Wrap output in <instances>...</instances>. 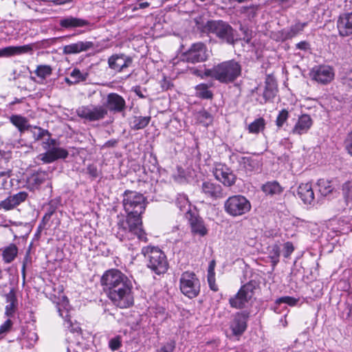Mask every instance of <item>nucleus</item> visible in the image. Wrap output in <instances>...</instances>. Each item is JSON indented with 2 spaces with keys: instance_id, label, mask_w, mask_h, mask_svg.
<instances>
[{
  "instance_id": "obj_14",
  "label": "nucleus",
  "mask_w": 352,
  "mask_h": 352,
  "mask_svg": "<svg viewBox=\"0 0 352 352\" xmlns=\"http://www.w3.org/2000/svg\"><path fill=\"white\" fill-rule=\"evenodd\" d=\"M109 67L116 72H122L133 63V58L123 53L113 54L108 58Z\"/></svg>"
},
{
  "instance_id": "obj_2",
  "label": "nucleus",
  "mask_w": 352,
  "mask_h": 352,
  "mask_svg": "<svg viewBox=\"0 0 352 352\" xmlns=\"http://www.w3.org/2000/svg\"><path fill=\"white\" fill-rule=\"evenodd\" d=\"M102 285L108 292V297L118 307L124 309L133 304L132 283L118 270L107 271L101 278Z\"/></svg>"
},
{
  "instance_id": "obj_25",
  "label": "nucleus",
  "mask_w": 352,
  "mask_h": 352,
  "mask_svg": "<svg viewBox=\"0 0 352 352\" xmlns=\"http://www.w3.org/2000/svg\"><path fill=\"white\" fill-rule=\"evenodd\" d=\"M241 169L246 173L258 170L261 166V162L258 157H242L239 161Z\"/></svg>"
},
{
  "instance_id": "obj_18",
  "label": "nucleus",
  "mask_w": 352,
  "mask_h": 352,
  "mask_svg": "<svg viewBox=\"0 0 352 352\" xmlns=\"http://www.w3.org/2000/svg\"><path fill=\"white\" fill-rule=\"evenodd\" d=\"M201 192L206 197L213 200L224 197L222 187L219 184L209 181L202 183Z\"/></svg>"
},
{
  "instance_id": "obj_37",
  "label": "nucleus",
  "mask_w": 352,
  "mask_h": 352,
  "mask_svg": "<svg viewBox=\"0 0 352 352\" xmlns=\"http://www.w3.org/2000/svg\"><path fill=\"white\" fill-rule=\"evenodd\" d=\"M6 137L8 142L12 144L14 146L19 147V145L21 144V137L22 134L13 129H8L6 131Z\"/></svg>"
},
{
  "instance_id": "obj_62",
  "label": "nucleus",
  "mask_w": 352,
  "mask_h": 352,
  "mask_svg": "<svg viewBox=\"0 0 352 352\" xmlns=\"http://www.w3.org/2000/svg\"><path fill=\"white\" fill-rule=\"evenodd\" d=\"M11 170L6 169L4 172H0V177H9L10 176Z\"/></svg>"
},
{
  "instance_id": "obj_27",
  "label": "nucleus",
  "mask_w": 352,
  "mask_h": 352,
  "mask_svg": "<svg viewBox=\"0 0 352 352\" xmlns=\"http://www.w3.org/2000/svg\"><path fill=\"white\" fill-rule=\"evenodd\" d=\"M47 174L45 172H37L30 175L27 181L28 188L30 190L37 189L46 179Z\"/></svg>"
},
{
  "instance_id": "obj_4",
  "label": "nucleus",
  "mask_w": 352,
  "mask_h": 352,
  "mask_svg": "<svg viewBox=\"0 0 352 352\" xmlns=\"http://www.w3.org/2000/svg\"><path fill=\"white\" fill-rule=\"evenodd\" d=\"M193 21L197 29L203 34L214 35L223 42L230 45H234L237 40L234 30L224 21L208 20L205 22L202 15L195 17Z\"/></svg>"
},
{
  "instance_id": "obj_56",
  "label": "nucleus",
  "mask_w": 352,
  "mask_h": 352,
  "mask_svg": "<svg viewBox=\"0 0 352 352\" xmlns=\"http://www.w3.org/2000/svg\"><path fill=\"white\" fill-rule=\"evenodd\" d=\"M133 91L141 98H145L146 96L143 94L140 87L137 86L133 88Z\"/></svg>"
},
{
  "instance_id": "obj_23",
  "label": "nucleus",
  "mask_w": 352,
  "mask_h": 352,
  "mask_svg": "<svg viewBox=\"0 0 352 352\" xmlns=\"http://www.w3.org/2000/svg\"><path fill=\"white\" fill-rule=\"evenodd\" d=\"M32 51V47L30 45L22 46H8L0 49V58H8L28 53Z\"/></svg>"
},
{
  "instance_id": "obj_28",
  "label": "nucleus",
  "mask_w": 352,
  "mask_h": 352,
  "mask_svg": "<svg viewBox=\"0 0 352 352\" xmlns=\"http://www.w3.org/2000/svg\"><path fill=\"white\" fill-rule=\"evenodd\" d=\"M261 190L266 195H280L283 188L276 181L267 182L261 186Z\"/></svg>"
},
{
  "instance_id": "obj_35",
  "label": "nucleus",
  "mask_w": 352,
  "mask_h": 352,
  "mask_svg": "<svg viewBox=\"0 0 352 352\" xmlns=\"http://www.w3.org/2000/svg\"><path fill=\"white\" fill-rule=\"evenodd\" d=\"M265 121L263 118L256 119L248 126V131L251 133H258L265 129Z\"/></svg>"
},
{
  "instance_id": "obj_40",
  "label": "nucleus",
  "mask_w": 352,
  "mask_h": 352,
  "mask_svg": "<svg viewBox=\"0 0 352 352\" xmlns=\"http://www.w3.org/2000/svg\"><path fill=\"white\" fill-rule=\"evenodd\" d=\"M196 95L201 98L210 99L212 97V93L208 89L206 84H200L196 86Z\"/></svg>"
},
{
  "instance_id": "obj_22",
  "label": "nucleus",
  "mask_w": 352,
  "mask_h": 352,
  "mask_svg": "<svg viewBox=\"0 0 352 352\" xmlns=\"http://www.w3.org/2000/svg\"><path fill=\"white\" fill-rule=\"evenodd\" d=\"M297 195L305 204L311 205L314 203V192L311 184L309 183L299 185L297 190Z\"/></svg>"
},
{
  "instance_id": "obj_29",
  "label": "nucleus",
  "mask_w": 352,
  "mask_h": 352,
  "mask_svg": "<svg viewBox=\"0 0 352 352\" xmlns=\"http://www.w3.org/2000/svg\"><path fill=\"white\" fill-rule=\"evenodd\" d=\"M195 118L197 123L208 126L213 122V116L205 109L200 110L195 113Z\"/></svg>"
},
{
  "instance_id": "obj_36",
  "label": "nucleus",
  "mask_w": 352,
  "mask_h": 352,
  "mask_svg": "<svg viewBox=\"0 0 352 352\" xmlns=\"http://www.w3.org/2000/svg\"><path fill=\"white\" fill-rule=\"evenodd\" d=\"M35 74L42 80L50 76L52 73V68L48 65H39L34 71Z\"/></svg>"
},
{
  "instance_id": "obj_45",
  "label": "nucleus",
  "mask_w": 352,
  "mask_h": 352,
  "mask_svg": "<svg viewBox=\"0 0 352 352\" xmlns=\"http://www.w3.org/2000/svg\"><path fill=\"white\" fill-rule=\"evenodd\" d=\"M298 301V299L291 296H283L276 300L277 304L285 303L289 306H295Z\"/></svg>"
},
{
  "instance_id": "obj_31",
  "label": "nucleus",
  "mask_w": 352,
  "mask_h": 352,
  "mask_svg": "<svg viewBox=\"0 0 352 352\" xmlns=\"http://www.w3.org/2000/svg\"><path fill=\"white\" fill-rule=\"evenodd\" d=\"M18 254V248L15 244L11 243L8 247L5 248L2 256L6 263H10L14 260Z\"/></svg>"
},
{
  "instance_id": "obj_60",
  "label": "nucleus",
  "mask_w": 352,
  "mask_h": 352,
  "mask_svg": "<svg viewBox=\"0 0 352 352\" xmlns=\"http://www.w3.org/2000/svg\"><path fill=\"white\" fill-rule=\"evenodd\" d=\"M73 0H52V2L56 6L63 5L72 2Z\"/></svg>"
},
{
  "instance_id": "obj_1",
  "label": "nucleus",
  "mask_w": 352,
  "mask_h": 352,
  "mask_svg": "<svg viewBox=\"0 0 352 352\" xmlns=\"http://www.w3.org/2000/svg\"><path fill=\"white\" fill-rule=\"evenodd\" d=\"M144 195L135 191L126 190L123 194L122 204L127 214L126 219L117 223L116 237L121 241L133 239L147 242L146 234L142 229L141 214L146 208Z\"/></svg>"
},
{
  "instance_id": "obj_24",
  "label": "nucleus",
  "mask_w": 352,
  "mask_h": 352,
  "mask_svg": "<svg viewBox=\"0 0 352 352\" xmlns=\"http://www.w3.org/2000/svg\"><path fill=\"white\" fill-rule=\"evenodd\" d=\"M312 123V119L308 114H302L298 118L292 133L297 135L306 133L311 128Z\"/></svg>"
},
{
  "instance_id": "obj_39",
  "label": "nucleus",
  "mask_w": 352,
  "mask_h": 352,
  "mask_svg": "<svg viewBox=\"0 0 352 352\" xmlns=\"http://www.w3.org/2000/svg\"><path fill=\"white\" fill-rule=\"evenodd\" d=\"M342 190L346 205L352 203V182L347 181L342 184Z\"/></svg>"
},
{
  "instance_id": "obj_52",
  "label": "nucleus",
  "mask_w": 352,
  "mask_h": 352,
  "mask_svg": "<svg viewBox=\"0 0 352 352\" xmlns=\"http://www.w3.org/2000/svg\"><path fill=\"white\" fill-rule=\"evenodd\" d=\"M87 172L93 178H96L98 176L97 167L94 165H89L87 167Z\"/></svg>"
},
{
  "instance_id": "obj_55",
  "label": "nucleus",
  "mask_w": 352,
  "mask_h": 352,
  "mask_svg": "<svg viewBox=\"0 0 352 352\" xmlns=\"http://www.w3.org/2000/svg\"><path fill=\"white\" fill-rule=\"evenodd\" d=\"M296 46L297 49L304 51H306L309 49V44L307 41H301L297 43Z\"/></svg>"
},
{
  "instance_id": "obj_15",
  "label": "nucleus",
  "mask_w": 352,
  "mask_h": 352,
  "mask_svg": "<svg viewBox=\"0 0 352 352\" xmlns=\"http://www.w3.org/2000/svg\"><path fill=\"white\" fill-rule=\"evenodd\" d=\"M249 313L241 311L236 313L230 323V329L234 336H241L247 329Z\"/></svg>"
},
{
  "instance_id": "obj_51",
  "label": "nucleus",
  "mask_w": 352,
  "mask_h": 352,
  "mask_svg": "<svg viewBox=\"0 0 352 352\" xmlns=\"http://www.w3.org/2000/svg\"><path fill=\"white\" fill-rule=\"evenodd\" d=\"M208 283L212 291L217 292L218 290V287L215 283L214 274H208Z\"/></svg>"
},
{
  "instance_id": "obj_9",
  "label": "nucleus",
  "mask_w": 352,
  "mask_h": 352,
  "mask_svg": "<svg viewBox=\"0 0 352 352\" xmlns=\"http://www.w3.org/2000/svg\"><path fill=\"white\" fill-rule=\"evenodd\" d=\"M179 287L182 293L188 298H195L200 292L199 280L193 272H185L181 276Z\"/></svg>"
},
{
  "instance_id": "obj_42",
  "label": "nucleus",
  "mask_w": 352,
  "mask_h": 352,
  "mask_svg": "<svg viewBox=\"0 0 352 352\" xmlns=\"http://www.w3.org/2000/svg\"><path fill=\"white\" fill-rule=\"evenodd\" d=\"M318 185L319 187V191L324 196L327 195L333 190V188L329 181L320 179L318 182Z\"/></svg>"
},
{
  "instance_id": "obj_50",
  "label": "nucleus",
  "mask_w": 352,
  "mask_h": 352,
  "mask_svg": "<svg viewBox=\"0 0 352 352\" xmlns=\"http://www.w3.org/2000/svg\"><path fill=\"white\" fill-rule=\"evenodd\" d=\"M12 326V320L10 319L6 320L4 323L0 326V335L8 332Z\"/></svg>"
},
{
  "instance_id": "obj_43",
  "label": "nucleus",
  "mask_w": 352,
  "mask_h": 352,
  "mask_svg": "<svg viewBox=\"0 0 352 352\" xmlns=\"http://www.w3.org/2000/svg\"><path fill=\"white\" fill-rule=\"evenodd\" d=\"M276 94V89L271 86H266L263 93L264 102L273 99Z\"/></svg>"
},
{
  "instance_id": "obj_63",
  "label": "nucleus",
  "mask_w": 352,
  "mask_h": 352,
  "mask_svg": "<svg viewBox=\"0 0 352 352\" xmlns=\"http://www.w3.org/2000/svg\"><path fill=\"white\" fill-rule=\"evenodd\" d=\"M286 316L287 315H285L283 318H280V322H281L283 324V326L284 327H287V322L286 320Z\"/></svg>"
},
{
  "instance_id": "obj_44",
  "label": "nucleus",
  "mask_w": 352,
  "mask_h": 352,
  "mask_svg": "<svg viewBox=\"0 0 352 352\" xmlns=\"http://www.w3.org/2000/svg\"><path fill=\"white\" fill-rule=\"evenodd\" d=\"M289 117V113L286 109L281 110L276 120V124L278 128H280L283 126L284 123L287 121Z\"/></svg>"
},
{
  "instance_id": "obj_7",
  "label": "nucleus",
  "mask_w": 352,
  "mask_h": 352,
  "mask_svg": "<svg viewBox=\"0 0 352 352\" xmlns=\"http://www.w3.org/2000/svg\"><path fill=\"white\" fill-rule=\"evenodd\" d=\"M223 208L229 215L239 217L250 212L252 206L245 196L237 195L228 197L224 202Z\"/></svg>"
},
{
  "instance_id": "obj_6",
  "label": "nucleus",
  "mask_w": 352,
  "mask_h": 352,
  "mask_svg": "<svg viewBox=\"0 0 352 352\" xmlns=\"http://www.w3.org/2000/svg\"><path fill=\"white\" fill-rule=\"evenodd\" d=\"M142 254L148 258L147 266L156 274L166 272L168 263L165 254L158 248L153 246L144 247Z\"/></svg>"
},
{
  "instance_id": "obj_48",
  "label": "nucleus",
  "mask_w": 352,
  "mask_h": 352,
  "mask_svg": "<svg viewBox=\"0 0 352 352\" xmlns=\"http://www.w3.org/2000/svg\"><path fill=\"white\" fill-rule=\"evenodd\" d=\"M109 346L112 351L118 350L122 346L120 338L116 337L111 339L109 342Z\"/></svg>"
},
{
  "instance_id": "obj_41",
  "label": "nucleus",
  "mask_w": 352,
  "mask_h": 352,
  "mask_svg": "<svg viewBox=\"0 0 352 352\" xmlns=\"http://www.w3.org/2000/svg\"><path fill=\"white\" fill-rule=\"evenodd\" d=\"M87 73L82 74L78 69H74L70 74V76L74 79V81H71L68 78H65V81L68 84L76 83L80 81H84L87 78Z\"/></svg>"
},
{
  "instance_id": "obj_26",
  "label": "nucleus",
  "mask_w": 352,
  "mask_h": 352,
  "mask_svg": "<svg viewBox=\"0 0 352 352\" xmlns=\"http://www.w3.org/2000/svg\"><path fill=\"white\" fill-rule=\"evenodd\" d=\"M9 119L10 122L18 129L20 134H23L31 127L28 120L21 115H12Z\"/></svg>"
},
{
  "instance_id": "obj_5",
  "label": "nucleus",
  "mask_w": 352,
  "mask_h": 352,
  "mask_svg": "<svg viewBox=\"0 0 352 352\" xmlns=\"http://www.w3.org/2000/svg\"><path fill=\"white\" fill-rule=\"evenodd\" d=\"M242 72L241 64L230 60L222 62L212 69L206 71L205 74L222 83H230L238 78Z\"/></svg>"
},
{
  "instance_id": "obj_10",
  "label": "nucleus",
  "mask_w": 352,
  "mask_h": 352,
  "mask_svg": "<svg viewBox=\"0 0 352 352\" xmlns=\"http://www.w3.org/2000/svg\"><path fill=\"white\" fill-rule=\"evenodd\" d=\"M256 289V283L250 281L243 285L237 294L229 300L232 307L241 309L245 306V304L252 298L254 290Z\"/></svg>"
},
{
  "instance_id": "obj_49",
  "label": "nucleus",
  "mask_w": 352,
  "mask_h": 352,
  "mask_svg": "<svg viewBox=\"0 0 352 352\" xmlns=\"http://www.w3.org/2000/svg\"><path fill=\"white\" fill-rule=\"evenodd\" d=\"M294 250V247L292 242H286L283 247V255L285 258H288Z\"/></svg>"
},
{
  "instance_id": "obj_3",
  "label": "nucleus",
  "mask_w": 352,
  "mask_h": 352,
  "mask_svg": "<svg viewBox=\"0 0 352 352\" xmlns=\"http://www.w3.org/2000/svg\"><path fill=\"white\" fill-rule=\"evenodd\" d=\"M126 108L124 98L117 93L107 94L102 105L81 106L76 109V114L80 118L89 122L104 119L108 111L113 113H122Z\"/></svg>"
},
{
  "instance_id": "obj_61",
  "label": "nucleus",
  "mask_w": 352,
  "mask_h": 352,
  "mask_svg": "<svg viewBox=\"0 0 352 352\" xmlns=\"http://www.w3.org/2000/svg\"><path fill=\"white\" fill-rule=\"evenodd\" d=\"M57 309H58V311L59 313V315L64 318H67L68 316V311H62L60 306L59 305H57Z\"/></svg>"
},
{
  "instance_id": "obj_12",
  "label": "nucleus",
  "mask_w": 352,
  "mask_h": 352,
  "mask_svg": "<svg viewBox=\"0 0 352 352\" xmlns=\"http://www.w3.org/2000/svg\"><path fill=\"white\" fill-rule=\"evenodd\" d=\"M212 173L216 179L221 182L225 186L230 187L236 182V175L225 164H217L212 170Z\"/></svg>"
},
{
  "instance_id": "obj_17",
  "label": "nucleus",
  "mask_w": 352,
  "mask_h": 352,
  "mask_svg": "<svg viewBox=\"0 0 352 352\" xmlns=\"http://www.w3.org/2000/svg\"><path fill=\"white\" fill-rule=\"evenodd\" d=\"M28 197L27 192L21 191L16 194L10 195L4 200L0 201V210L8 211L24 202Z\"/></svg>"
},
{
  "instance_id": "obj_11",
  "label": "nucleus",
  "mask_w": 352,
  "mask_h": 352,
  "mask_svg": "<svg viewBox=\"0 0 352 352\" xmlns=\"http://www.w3.org/2000/svg\"><path fill=\"white\" fill-rule=\"evenodd\" d=\"M185 60L191 63H197L207 60L208 54L207 47L203 43L192 44L184 55Z\"/></svg>"
},
{
  "instance_id": "obj_16",
  "label": "nucleus",
  "mask_w": 352,
  "mask_h": 352,
  "mask_svg": "<svg viewBox=\"0 0 352 352\" xmlns=\"http://www.w3.org/2000/svg\"><path fill=\"white\" fill-rule=\"evenodd\" d=\"M310 76L319 83L327 84L333 80L334 73L329 66L320 65L314 67L311 69Z\"/></svg>"
},
{
  "instance_id": "obj_53",
  "label": "nucleus",
  "mask_w": 352,
  "mask_h": 352,
  "mask_svg": "<svg viewBox=\"0 0 352 352\" xmlns=\"http://www.w3.org/2000/svg\"><path fill=\"white\" fill-rule=\"evenodd\" d=\"M175 349L173 342H168L161 348V352H173Z\"/></svg>"
},
{
  "instance_id": "obj_64",
  "label": "nucleus",
  "mask_w": 352,
  "mask_h": 352,
  "mask_svg": "<svg viewBox=\"0 0 352 352\" xmlns=\"http://www.w3.org/2000/svg\"><path fill=\"white\" fill-rule=\"evenodd\" d=\"M275 2L279 3H285L289 2L290 0H274Z\"/></svg>"
},
{
  "instance_id": "obj_47",
  "label": "nucleus",
  "mask_w": 352,
  "mask_h": 352,
  "mask_svg": "<svg viewBox=\"0 0 352 352\" xmlns=\"http://www.w3.org/2000/svg\"><path fill=\"white\" fill-rule=\"evenodd\" d=\"M10 302L6 307V314L7 316H11L14 311L15 307V299L12 294V293L10 294Z\"/></svg>"
},
{
  "instance_id": "obj_13",
  "label": "nucleus",
  "mask_w": 352,
  "mask_h": 352,
  "mask_svg": "<svg viewBox=\"0 0 352 352\" xmlns=\"http://www.w3.org/2000/svg\"><path fill=\"white\" fill-rule=\"evenodd\" d=\"M186 218L190 226V232L193 236L204 237L208 233V230L204 219L198 214L189 212L186 214Z\"/></svg>"
},
{
  "instance_id": "obj_32",
  "label": "nucleus",
  "mask_w": 352,
  "mask_h": 352,
  "mask_svg": "<svg viewBox=\"0 0 352 352\" xmlns=\"http://www.w3.org/2000/svg\"><path fill=\"white\" fill-rule=\"evenodd\" d=\"M267 253L274 269L279 262L280 248L278 244H272L267 248Z\"/></svg>"
},
{
  "instance_id": "obj_8",
  "label": "nucleus",
  "mask_w": 352,
  "mask_h": 352,
  "mask_svg": "<svg viewBox=\"0 0 352 352\" xmlns=\"http://www.w3.org/2000/svg\"><path fill=\"white\" fill-rule=\"evenodd\" d=\"M43 148L46 152L38 156V160L45 164H50L58 160H64L67 157L68 151L61 147L56 146V140L53 138H47L43 142Z\"/></svg>"
},
{
  "instance_id": "obj_46",
  "label": "nucleus",
  "mask_w": 352,
  "mask_h": 352,
  "mask_svg": "<svg viewBox=\"0 0 352 352\" xmlns=\"http://www.w3.org/2000/svg\"><path fill=\"white\" fill-rule=\"evenodd\" d=\"M344 146L347 153L352 156V132L347 134L344 141Z\"/></svg>"
},
{
  "instance_id": "obj_20",
  "label": "nucleus",
  "mask_w": 352,
  "mask_h": 352,
  "mask_svg": "<svg viewBox=\"0 0 352 352\" xmlns=\"http://www.w3.org/2000/svg\"><path fill=\"white\" fill-rule=\"evenodd\" d=\"M59 25L64 28L71 29L76 28L88 27L89 29L94 27V24L86 19L69 16L60 20Z\"/></svg>"
},
{
  "instance_id": "obj_21",
  "label": "nucleus",
  "mask_w": 352,
  "mask_h": 352,
  "mask_svg": "<svg viewBox=\"0 0 352 352\" xmlns=\"http://www.w3.org/2000/svg\"><path fill=\"white\" fill-rule=\"evenodd\" d=\"M95 45L91 41H78L77 43L65 45L63 52L64 54H78L93 49Z\"/></svg>"
},
{
  "instance_id": "obj_54",
  "label": "nucleus",
  "mask_w": 352,
  "mask_h": 352,
  "mask_svg": "<svg viewBox=\"0 0 352 352\" xmlns=\"http://www.w3.org/2000/svg\"><path fill=\"white\" fill-rule=\"evenodd\" d=\"M344 83L352 87V69L346 74L344 78Z\"/></svg>"
},
{
  "instance_id": "obj_58",
  "label": "nucleus",
  "mask_w": 352,
  "mask_h": 352,
  "mask_svg": "<svg viewBox=\"0 0 352 352\" xmlns=\"http://www.w3.org/2000/svg\"><path fill=\"white\" fill-rule=\"evenodd\" d=\"M149 5H150V3L148 2L140 3L139 4H138V6L136 7H135L133 9V10L135 11V10H137L138 9H144V8L148 7Z\"/></svg>"
},
{
  "instance_id": "obj_19",
  "label": "nucleus",
  "mask_w": 352,
  "mask_h": 352,
  "mask_svg": "<svg viewBox=\"0 0 352 352\" xmlns=\"http://www.w3.org/2000/svg\"><path fill=\"white\" fill-rule=\"evenodd\" d=\"M337 28L341 36H348L352 34V12L340 15L337 21Z\"/></svg>"
},
{
  "instance_id": "obj_30",
  "label": "nucleus",
  "mask_w": 352,
  "mask_h": 352,
  "mask_svg": "<svg viewBox=\"0 0 352 352\" xmlns=\"http://www.w3.org/2000/svg\"><path fill=\"white\" fill-rule=\"evenodd\" d=\"M33 136L35 141L43 140L46 141L47 138H52L51 133L46 129H43L40 126H32L28 130Z\"/></svg>"
},
{
  "instance_id": "obj_59",
  "label": "nucleus",
  "mask_w": 352,
  "mask_h": 352,
  "mask_svg": "<svg viewBox=\"0 0 352 352\" xmlns=\"http://www.w3.org/2000/svg\"><path fill=\"white\" fill-rule=\"evenodd\" d=\"M215 262L212 261L208 266V274H214Z\"/></svg>"
},
{
  "instance_id": "obj_33",
  "label": "nucleus",
  "mask_w": 352,
  "mask_h": 352,
  "mask_svg": "<svg viewBox=\"0 0 352 352\" xmlns=\"http://www.w3.org/2000/svg\"><path fill=\"white\" fill-rule=\"evenodd\" d=\"M307 25V23H296L290 28L285 31L284 39L292 38L300 34Z\"/></svg>"
},
{
  "instance_id": "obj_57",
  "label": "nucleus",
  "mask_w": 352,
  "mask_h": 352,
  "mask_svg": "<svg viewBox=\"0 0 352 352\" xmlns=\"http://www.w3.org/2000/svg\"><path fill=\"white\" fill-rule=\"evenodd\" d=\"M118 143L116 140H110L104 143L103 147H114Z\"/></svg>"
},
{
  "instance_id": "obj_34",
  "label": "nucleus",
  "mask_w": 352,
  "mask_h": 352,
  "mask_svg": "<svg viewBox=\"0 0 352 352\" xmlns=\"http://www.w3.org/2000/svg\"><path fill=\"white\" fill-rule=\"evenodd\" d=\"M150 116H135L132 121V128L135 130L145 128L150 122Z\"/></svg>"
},
{
  "instance_id": "obj_38",
  "label": "nucleus",
  "mask_w": 352,
  "mask_h": 352,
  "mask_svg": "<svg viewBox=\"0 0 352 352\" xmlns=\"http://www.w3.org/2000/svg\"><path fill=\"white\" fill-rule=\"evenodd\" d=\"M259 6L251 5L250 6H244L241 9V12L249 20L253 19L256 16Z\"/></svg>"
}]
</instances>
